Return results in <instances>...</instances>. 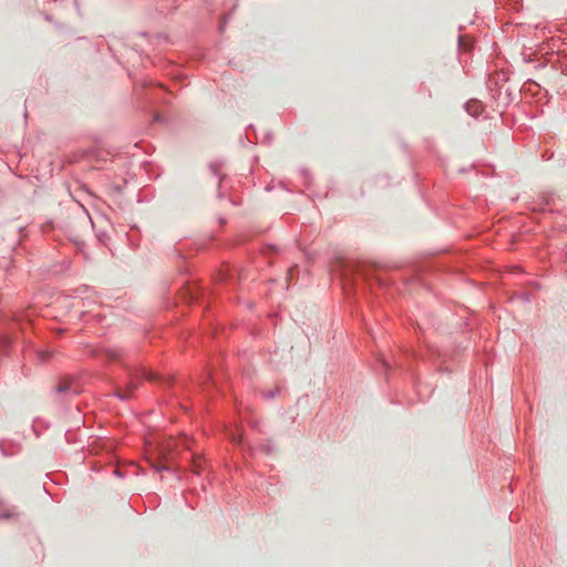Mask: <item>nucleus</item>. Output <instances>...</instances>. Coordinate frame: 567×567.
Masks as SVG:
<instances>
[{"label":"nucleus","mask_w":567,"mask_h":567,"mask_svg":"<svg viewBox=\"0 0 567 567\" xmlns=\"http://www.w3.org/2000/svg\"><path fill=\"white\" fill-rule=\"evenodd\" d=\"M73 215H75V216H76V218H78L79 220H81L84 225H86V224L91 223V219H90V217H89V215H87L86 209H85V208H84V206H83L81 203H79V202H76V204H75V205H73Z\"/></svg>","instance_id":"obj_1"},{"label":"nucleus","mask_w":567,"mask_h":567,"mask_svg":"<svg viewBox=\"0 0 567 567\" xmlns=\"http://www.w3.org/2000/svg\"><path fill=\"white\" fill-rule=\"evenodd\" d=\"M138 381L133 379L128 382L127 384V389L126 390H118L117 392V395L121 398V399H127L131 396V394L133 393V391L138 386Z\"/></svg>","instance_id":"obj_3"},{"label":"nucleus","mask_w":567,"mask_h":567,"mask_svg":"<svg viewBox=\"0 0 567 567\" xmlns=\"http://www.w3.org/2000/svg\"><path fill=\"white\" fill-rule=\"evenodd\" d=\"M68 388H69V383H68V381H65L64 383L59 384V385H58V388H56V390H58L59 392H62V391L68 390Z\"/></svg>","instance_id":"obj_5"},{"label":"nucleus","mask_w":567,"mask_h":567,"mask_svg":"<svg viewBox=\"0 0 567 567\" xmlns=\"http://www.w3.org/2000/svg\"><path fill=\"white\" fill-rule=\"evenodd\" d=\"M144 377L148 378V379H153V374L152 373H145Z\"/></svg>","instance_id":"obj_8"},{"label":"nucleus","mask_w":567,"mask_h":567,"mask_svg":"<svg viewBox=\"0 0 567 567\" xmlns=\"http://www.w3.org/2000/svg\"><path fill=\"white\" fill-rule=\"evenodd\" d=\"M178 446V442L174 439L166 440L159 446V453L163 457H167L174 447Z\"/></svg>","instance_id":"obj_2"},{"label":"nucleus","mask_w":567,"mask_h":567,"mask_svg":"<svg viewBox=\"0 0 567 567\" xmlns=\"http://www.w3.org/2000/svg\"><path fill=\"white\" fill-rule=\"evenodd\" d=\"M194 471L195 472L199 471V463L197 461H194Z\"/></svg>","instance_id":"obj_6"},{"label":"nucleus","mask_w":567,"mask_h":567,"mask_svg":"<svg viewBox=\"0 0 567 567\" xmlns=\"http://www.w3.org/2000/svg\"><path fill=\"white\" fill-rule=\"evenodd\" d=\"M466 111L473 115V116H476L478 114L482 113L483 111V105L481 102L478 101H471L466 104Z\"/></svg>","instance_id":"obj_4"},{"label":"nucleus","mask_w":567,"mask_h":567,"mask_svg":"<svg viewBox=\"0 0 567 567\" xmlns=\"http://www.w3.org/2000/svg\"><path fill=\"white\" fill-rule=\"evenodd\" d=\"M182 443H183V446H185V447H187V449L189 447V446H188V444H187V440H186L185 437L183 439V442H182Z\"/></svg>","instance_id":"obj_7"}]
</instances>
